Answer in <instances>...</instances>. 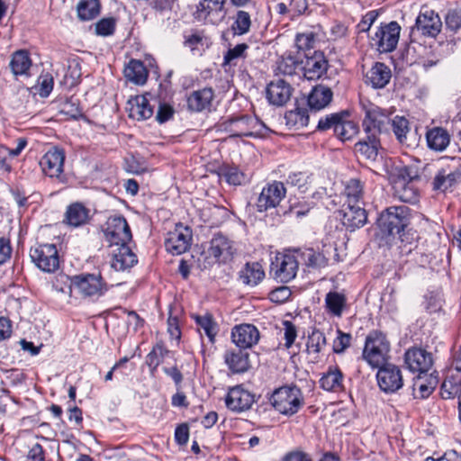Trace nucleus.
Here are the masks:
<instances>
[{
    "mask_svg": "<svg viewBox=\"0 0 461 461\" xmlns=\"http://www.w3.org/2000/svg\"><path fill=\"white\" fill-rule=\"evenodd\" d=\"M393 195L403 203H415L419 201L420 192L416 185L418 174L414 167L396 166L390 173Z\"/></svg>",
    "mask_w": 461,
    "mask_h": 461,
    "instance_id": "obj_1",
    "label": "nucleus"
},
{
    "mask_svg": "<svg viewBox=\"0 0 461 461\" xmlns=\"http://www.w3.org/2000/svg\"><path fill=\"white\" fill-rule=\"evenodd\" d=\"M376 223L383 238L400 235L410 223V209L403 205L388 207L380 213Z\"/></svg>",
    "mask_w": 461,
    "mask_h": 461,
    "instance_id": "obj_2",
    "label": "nucleus"
},
{
    "mask_svg": "<svg viewBox=\"0 0 461 461\" xmlns=\"http://www.w3.org/2000/svg\"><path fill=\"white\" fill-rule=\"evenodd\" d=\"M270 401L279 413L286 416L297 413L304 402L302 390L296 385L282 386L275 390Z\"/></svg>",
    "mask_w": 461,
    "mask_h": 461,
    "instance_id": "obj_3",
    "label": "nucleus"
},
{
    "mask_svg": "<svg viewBox=\"0 0 461 461\" xmlns=\"http://www.w3.org/2000/svg\"><path fill=\"white\" fill-rule=\"evenodd\" d=\"M389 354L390 342L384 333L373 331L366 337L363 357L372 367L378 368L387 364Z\"/></svg>",
    "mask_w": 461,
    "mask_h": 461,
    "instance_id": "obj_4",
    "label": "nucleus"
},
{
    "mask_svg": "<svg viewBox=\"0 0 461 461\" xmlns=\"http://www.w3.org/2000/svg\"><path fill=\"white\" fill-rule=\"evenodd\" d=\"M30 258L43 272L53 273L59 267V257L54 244H36L30 249Z\"/></svg>",
    "mask_w": 461,
    "mask_h": 461,
    "instance_id": "obj_5",
    "label": "nucleus"
},
{
    "mask_svg": "<svg viewBox=\"0 0 461 461\" xmlns=\"http://www.w3.org/2000/svg\"><path fill=\"white\" fill-rule=\"evenodd\" d=\"M104 233L111 248L129 244L132 239L130 226L122 215L109 217Z\"/></svg>",
    "mask_w": 461,
    "mask_h": 461,
    "instance_id": "obj_6",
    "label": "nucleus"
},
{
    "mask_svg": "<svg viewBox=\"0 0 461 461\" xmlns=\"http://www.w3.org/2000/svg\"><path fill=\"white\" fill-rule=\"evenodd\" d=\"M400 32L401 27L396 22L382 24L370 36L371 45L381 53L391 52L397 46Z\"/></svg>",
    "mask_w": 461,
    "mask_h": 461,
    "instance_id": "obj_7",
    "label": "nucleus"
},
{
    "mask_svg": "<svg viewBox=\"0 0 461 461\" xmlns=\"http://www.w3.org/2000/svg\"><path fill=\"white\" fill-rule=\"evenodd\" d=\"M70 288L85 297L101 296L107 290L100 274H80L70 278Z\"/></svg>",
    "mask_w": 461,
    "mask_h": 461,
    "instance_id": "obj_8",
    "label": "nucleus"
},
{
    "mask_svg": "<svg viewBox=\"0 0 461 461\" xmlns=\"http://www.w3.org/2000/svg\"><path fill=\"white\" fill-rule=\"evenodd\" d=\"M235 252L234 242L227 236L217 233L210 242L206 258L209 264H225L233 258Z\"/></svg>",
    "mask_w": 461,
    "mask_h": 461,
    "instance_id": "obj_9",
    "label": "nucleus"
},
{
    "mask_svg": "<svg viewBox=\"0 0 461 461\" xmlns=\"http://www.w3.org/2000/svg\"><path fill=\"white\" fill-rule=\"evenodd\" d=\"M299 260L297 254L277 255L271 264L270 275L278 282L288 283L297 274Z\"/></svg>",
    "mask_w": 461,
    "mask_h": 461,
    "instance_id": "obj_10",
    "label": "nucleus"
},
{
    "mask_svg": "<svg viewBox=\"0 0 461 461\" xmlns=\"http://www.w3.org/2000/svg\"><path fill=\"white\" fill-rule=\"evenodd\" d=\"M330 249H333L335 252L334 259L339 261L337 248L332 246L323 245L321 250H315L312 248L295 249L294 252L297 254L298 260L307 268L317 270L327 267L329 262L327 254Z\"/></svg>",
    "mask_w": 461,
    "mask_h": 461,
    "instance_id": "obj_11",
    "label": "nucleus"
},
{
    "mask_svg": "<svg viewBox=\"0 0 461 461\" xmlns=\"http://www.w3.org/2000/svg\"><path fill=\"white\" fill-rule=\"evenodd\" d=\"M357 189V194L352 196L348 194V231H355L357 229L362 228L367 222V212L365 208V203L363 200H357L359 196L360 185L358 183H354Z\"/></svg>",
    "mask_w": 461,
    "mask_h": 461,
    "instance_id": "obj_12",
    "label": "nucleus"
},
{
    "mask_svg": "<svg viewBox=\"0 0 461 461\" xmlns=\"http://www.w3.org/2000/svg\"><path fill=\"white\" fill-rule=\"evenodd\" d=\"M404 362L411 372L427 376L433 366L434 358L426 349L414 347L405 352Z\"/></svg>",
    "mask_w": 461,
    "mask_h": 461,
    "instance_id": "obj_13",
    "label": "nucleus"
},
{
    "mask_svg": "<svg viewBox=\"0 0 461 461\" xmlns=\"http://www.w3.org/2000/svg\"><path fill=\"white\" fill-rule=\"evenodd\" d=\"M286 189L279 181H273L264 186L256 202L258 212H263L268 209L276 208L285 198Z\"/></svg>",
    "mask_w": 461,
    "mask_h": 461,
    "instance_id": "obj_14",
    "label": "nucleus"
},
{
    "mask_svg": "<svg viewBox=\"0 0 461 461\" xmlns=\"http://www.w3.org/2000/svg\"><path fill=\"white\" fill-rule=\"evenodd\" d=\"M328 62L322 52L305 53L301 59V71L307 80H317L327 71Z\"/></svg>",
    "mask_w": 461,
    "mask_h": 461,
    "instance_id": "obj_15",
    "label": "nucleus"
},
{
    "mask_svg": "<svg viewBox=\"0 0 461 461\" xmlns=\"http://www.w3.org/2000/svg\"><path fill=\"white\" fill-rule=\"evenodd\" d=\"M390 123L389 114L380 107L371 104L366 112L363 126L367 133L375 137L376 133L388 131Z\"/></svg>",
    "mask_w": 461,
    "mask_h": 461,
    "instance_id": "obj_16",
    "label": "nucleus"
},
{
    "mask_svg": "<svg viewBox=\"0 0 461 461\" xmlns=\"http://www.w3.org/2000/svg\"><path fill=\"white\" fill-rule=\"evenodd\" d=\"M192 240V230L187 226L177 224L168 232L165 241L166 249L173 255H181L188 250Z\"/></svg>",
    "mask_w": 461,
    "mask_h": 461,
    "instance_id": "obj_17",
    "label": "nucleus"
},
{
    "mask_svg": "<svg viewBox=\"0 0 461 461\" xmlns=\"http://www.w3.org/2000/svg\"><path fill=\"white\" fill-rule=\"evenodd\" d=\"M227 0H199L194 16L198 21L215 23L226 15Z\"/></svg>",
    "mask_w": 461,
    "mask_h": 461,
    "instance_id": "obj_18",
    "label": "nucleus"
},
{
    "mask_svg": "<svg viewBox=\"0 0 461 461\" xmlns=\"http://www.w3.org/2000/svg\"><path fill=\"white\" fill-rule=\"evenodd\" d=\"M376 374L380 389L385 393H394L402 384V376L400 368L392 364H385L380 367Z\"/></svg>",
    "mask_w": 461,
    "mask_h": 461,
    "instance_id": "obj_19",
    "label": "nucleus"
},
{
    "mask_svg": "<svg viewBox=\"0 0 461 461\" xmlns=\"http://www.w3.org/2000/svg\"><path fill=\"white\" fill-rule=\"evenodd\" d=\"M259 338L258 330L252 324L236 325L231 330L232 342L241 349L252 348L258 342Z\"/></svg>",
    "mask_w": 461,
    "mask_h": 461,
    "instance_id": "obj_20",
    "label": "nucleus"
},
{
    "mask_svg": "<svg viewBox=\"0 0 461 461\" xmlns=\"http://www.w3.org/2000/svg\"><path fill=\"white\" fill-rule=\"evenodd\" d=\"M64 159V151L60 149L53 148L41 158L40 165L46 176L59 177L63 172Z\"/></svg>",
    "mask_w": 461,
    "mask_h": 461,
    "instance_id": "obj_21",
    "label": "nucleus"
},
{
    "mask_svg": "<svg viewBox=\"0 0 461 461\" xmlns=\"http://www.w3.org/2000/svg\"><path fill=\"white\" fill-rule=\"evenodd\" d=\"M254 402V395L240 385L230 389L225 399L228 409L236 412L249 410Z\"/></svg>",
    "mask_w": 461,
    "mask_h": 461,
    "instance_id": "obj_22",
    "label": "nucleus"
},
{
    "mask_svg": "<svg viewBox=\"0 0 461 461\" xmlns=\"http://www.w3.org/2000/svg\"><path fill=\"white\" fill-rule=\"evenodd\" d=\"M292 93V86L283 79L271 81L266 89L267 99L276 106L285 105L290 100Z\"/></svg>",
    "mask_w": 461,
    "mask_h": 461,
    "instance_id": "obj_23",
    "label": "nucleus"
},
{
    "mask_svg": "<svg viewBox=\"0 0 461 461\" xmlns=\"http://www.w3.org/2000/svg\"><path fill=\"white\" fill-rule=\"evenodd\" d=\"M415 27L423 35L435 37L440 32L442 23L438 14L431 10H426L417 17Z\"/></svg>",
    "mask_w": 461,
    "mask_h": 461,
    "instance_id": "obj_24",
    "label": "nucleus"
},
{
    "mask_svg": "<svg viewBox=\"0 0 461 461\" xmlns=\"http://www.w3.org/2000/svg\"><path fill=\"white\" fill-rule=\"evenodd\" d=\"M230 125L236 136H254L258 134L260 128L265 127L258 119L249 115L231 118L230 120Z\"/></svg>",
    "mask_w": 461,
    "mask_h": 461,
    "instance_id": "obj_25",
    "label": "nucleus"
},
{
    "mask_svg": "<svg viewBox=\"0 0 461 461\" xmlns=\"http://www.w3.org/2000/svg\"><path fill=\"white\" fill-rule=\"evenodd\" d=\"M111 267L116 271H124L132 267L137 262V256L128 244L113 247Z\"/></svg>",
    "mask_w": 461,
    "mask_h": 461,
    "instance_id": "obj_26",
    "label": "nucleus"
},
{
    "mask_svg": "<svg viewBox=\"0 0 461 461\" xmlns=\"http://www.w3.org/2000/svg\"><path fill=\"white\" fill-rule=\"evenodd\" d=\"M346 111L342 110L339 113H330L323 118H321L318 122L317 129L320 131H326L333 129L334 133L341 141H345L346 134Z\"/></svg>",
    "mask_w": 461,
    "mask_h": 461,
    "instance_id": "obj_27",
    "label": "nucleus"
},
{
    "mask_svg": "<svg viewBox=\"0 0 461 461\" xmlns=\"http://www.w3.org/2000/svg\"><path fill=\"white\" fill-rule=\"evenodd\" d=\"M224 362L233 374H242L250 367L249 354L241 348L227 350L224 354Z\"/></svg>",
    "mask_w": 461,
    "mask_h": 461,
    "instance_id": "obj_28",
    "label": "nucleus"
},
{
    "mask_svg": "<svg viewBox=\"0 0 461 461\" xmlns=\"http://www.w3.org/2000/svg\"><path fill=\"white\" fill-rule=\"evenodd\" d=\"M128 106L129 116L134 120H147L153 114V108L146 95H137L130 99Z\"/></svg>",
    "mask_w": 461,
    "mask_h": 461,
    "instance_id": "obj_29",
    "label": "nucleus"
},
{
    "mask_svg": "<svg viewBox=\"0 0 461 461\" xmlns=\"http://www.w3.org/2000/svg\"><path fill=\"white\" fill-rule=\"evenodd\" d=\"M332 91L330 87L317 85L308 95L307 103L311 110L320 111L325 108L332 100Z\"/></svg>",
    "mask_w": 461,
    "mask_h": 461,
    "instance_id": "obj_30",
    "label": "nucleus"
},
{
    "mask_svg": "<svg viewBox=\"0 0 461 461\" xmlns=\"http://www.w3.org/2000/svg\"><path fill=\"white\" fill-rule=\"evenodd\" d=\"M440 393L444 399L457 398L461 402V373L449 371L441 385Z\"/></svg>",
    "mask_w": 461,
    "mask_h": 461,
    "instance_id": "obj_31",
    "label": "nucleus"
},
{
    "mask_svg": "<svg viewBox=\"0 0 461 461\" xmlns=\"http://www.w3.org/2000/svg\"><path fill=\"white\" fill-rule=\"evenodd\" d=\"M392 77L389 67L381 62H376L366 74V82L374 88H384Z\"/></svg>",
    "mask_w": 461,
    "mask_h": 461,
    "instance_id": "obj_32",
    "label": "nucleus"
},
{
    "mask_svg": "<svg viewBox=\"0 0 461 461\" xmlns=\"http://www.w3.org/2000/svg\"><path fill=\"white\" fill-rule=\"evenodd\" d=\"M213 95L211 87L194 91L187 98L188 108L194 112H202L208 109L211 106Z\"/></svg>",
    "mask_w": 461,
    "mask_h": 461,
    "instance_id": "obj_33",
    "label": "nucleus"
},
{
    "mask_svg": "<svg viewBox=\"0 0 461 461\" xmlns=\"http://www.w3.org/2000/svg\"><path fill=\"white\" fill-rule=\"evenodd\" d=\"M89 210L80 203L68 206L64 221L73 227H79L88 222Z\"/></svg>",
    "mask_w": 461,
    "mask_h": 461,
    "instance_id": "obj_34",
    "label": "nucleus"
},
{
    "mask_svg": "<svg viewBox=\"0 0 461 461\" xmlns=\"http://www.w3.org/2000/svg\"><path fill=\"white\" fill-rule=\"evenodd\" d=\"M32 64L29 52L24 50H20L12 54L9 68L15 77L28 76Z\"/></svg>",
    "mask_w": 461,
    "mask_h": 461,
    "instance_id": "obj_35",
    "label": "nucleus"
},
{
    "mask_svg": "<svg viewBox=\"0 0 461 461\" xmlns=\"http://www.w3.org/2000/svg\"><path fill=\"white\" fill-rule=\"evenodd\" d=\"M427 143L435 151L445 150L450 143V134L442 127H434L427 131Z\"/></svg>",
    "mask_w": 461,
    "mask_h": 461,
    "instance_id": "obj_36",
    "label": "nucleus"
},
{
    "mask_svg": "<svg viewBox=\"0 0 461 461\" xmlns=\"http://www.w3.org/2000/svg\"><path fill=\"white\" fill-rule=\"evenodd\" d=\"M437 384V379L431 374L417 375L413 379L412 393L414 398H427L431 394Z\"/></svg>",
    "mask_w": 461,
    "mask_h": 461,
    "instance_id": "obj_37",
    "label": "nucleus"
},
{
    "mask_svg": "<svg viewBox=\"0 0 461 461\" xmlns=\"http://www.w3.org/2000/svg\"><path fill=\"white\" fill-rule=\"evenodd\" d=\"M172 351L166 348L162 344H156L152 350L146 356L145 363L149 366V373L154 375L158 366L167 357H173Z\"/></svg>",
    "mask_w": 461,
    "mask_h": 461,
    "instance_id": "obj_38",
    "label": "nucleus"
},
{
    "mask_svg": "<svg viewBox=\"0 0 461 461\" xmlns=\"http://www.w3.org/2000/svg\"><path fill=\"white\" fill-rule=\"evenodd\" d=\"M124 77L134 85L142 86L147 81L148 71L141 61L132 59L124 68Z\"/></svg>",
    "mask_w": 461,
    "mask_h": 461,
    "instance_id": "obj_39",
    "label": "nucleus"
},
{
    "mask_svg": "<svg viewBox=\"0 0 461 461\" xmlns=\"http://www.w3.org/2000/svg\"><path fill=\"white\" fill-rule=\"evenodd\" d=\"M240 277L248 285L255 286L265 277V272L258 262L247 263L240 271Z\"/></svg>",
    "mask_w": 461,
    "mask_h": 461,
    "instance_id": "obj_40",
    "label": "nucleus"
},
{
    "mask_svg": "<svg viewBox=\"0 0 461 461\" xmlns=\"http://www.w3.org/2000/svg\"><path fill=\"white\" fill-rule=\"evenodd\" d=\"M379 143L375 136H368V141H359L355 145L354 152L363 158L375 160L378 154Z\"/></svg>",
    "mask_w": 461,
    "mask_h": 461,
    "instance_id": "obj_41",
    "label": "nucleus"
},
{
    "mask_svg": "<svg viewBox=\"0 0 461 461\" xmlns=\"http://www.w3.org/2000/svg\"><path fill=\"white\" fill-rule=\"evenodd\" d=\"M459 176L460 173L458 172H447L446 169H441L434 177L433 188L445 192L456 183Z\"/></svg>",
    "mask_w": 461,
    "mask_h": 461,
    "instance_id": "obj_42",
    "label": "nucleus"
},
{
    "mask_svg": "<svg viewBox=\"0 0 461 461\" xmlns=\"http://www.w3.org/2000/svg\"><path fill=\"white\" fill-rule=\"evenodd\" d=\"M343 373L338 368L330 369L320 379L321 387L327 391H337L342 388Z\"/></svg>",
    "mask_w": 461,
    "mask_h": 461,
    "instance_id": "obj_43",
    "label": "nucleus"
},
{
    "mask_svg": "<svg viewBox=\"0 0 461 461\" xmlns=\"http://www.w3.org/2000/svg\"><path fill=\"white\" fill-rule=\"evenodd\" d=\"M78 18L82 21H89L96 17L100 13L98 0H81L77 7Z\"/></svg>",
    "mask_w": 461,
    "mask_h": 461,
    "instance_id": "obj_44",
    "label": "nucleus"
},
{
    "mask_svg": "<svg viewBox=\"0 0 461 461\" xmlns=\"http://www.w3.org/2000/svg\"><path fill=\"white\" fill-rule=\"evenodd\" d=\"M325 304L329 312L334 316H341L345 304V296L338 292H330L326 294Z\"/></svg>",
    "mask_w": 461,
    "mask_h": 461,
    "instance_id": "obj_45",
    "label": "nucleus"
},
{
    "mask_svg": "<svg viewBox=\"0 0 461 461\" xmlns=\"http://www.w3.org/2000/svg\"><path fill=\"white\" fill-rule=\"evenodd\" d=\"M301 59L302 56L283 57L277 63V70L284 75L292 76L296 73L297 69L301 70Z\"/></svg>",
    "mask_w": 461,
    "mask_h": 461,
    "instance_id": "obj_46",
    "label": "nucleus"
},
{
    "mask_svg": "<svg viewBox=\"0 0 461 461\" xmlns=\"http://www.w3.org/2000/svg\"><path fill=\"white\" fill-rule=\"evenodd\" d=\"M194 320L196 324L199 326L201 330H203L205 335L208 337L210 342L214 341V338L217 334V325L213 321L211 314H205L203 316L196 315L194 316Z\"/></svg>",
    "mask_w": 461,
    "mask_h": 461,
    "instance_id": "obj_47",
    "label": "nucleus"
},
{
    "mask_svg": "<svg viewBox=\"0 0 461 461\" xmlns=\"http://www.w3.org/2000/svg\"><path fill=\"white\" fill-rule=\"evenodd\" d=\"M390 126H392L397 140L401 143L406 142L407 134L410 131L408 120L403 116H395L393 119H391Z\"/></svg>",
    "mask_w": 461,
    "mask_h": 461,
    "instance_id": "obj_48",
    "label": "nucleus"
},
{
    "mask_svg": "<svg viewBox=\"0 0 461 461\" xmlns=\"http://www.w3.org/2000/svg\"><path fill=\"white\" fill-rule=\"evenodd\" d=\"M316 41V34L313 32H305L302 33H298L295 38V45L298 49V56L301 55V51L303 52V55L307 53V51H311Z\"/></svg>",
    "mask_w": 461,
    "mask_h": 461,
    "instance_id": "obj_49",
    "label": "nucleus"
},
{
    "mask_svg": "<svg viewBox=\"0 0 461 461\" xmlns=\"http://www.w3.org/2000/svg\"><path fill=\"white\" fill-rule=\"evenodd\" d=\"M285 119L287 124H291L297 128H303L309 123V115L305 108L297 107L295 110L286 113Z\"/></svg>",
    "mask_w": 461,
    "mask_h": 461,
    "instance_id": "obj_50",
    "label": "nucleus"
},
{
    "mask_svg": "<svg viewBox=\"0 0 461 461\" xmlns=\"http://www.w3.org/2000/svg\"><path fill=\"white\" fill-rule=\"evenodd\" d=\"M251 18L248 12L239 11L232 24V30L236 35H244L249 32Z\"/></svg>",
    "mask_w": 461,
    "mask_h": 461,
    "instance_id": "obj_51",
    "label": "nucleus"
},
{
    "mask_svg": "<svg viewBox=\"0 0 461 461\" xmlns=\"http://www.w3.org/2000/svg\"><path fill=\"white\" fill-rule=\"evenodd\" d=\"M326 345V338L324 334L318 330H314L309 336L307 339V351L309 354L318 355L323 347Z\"/></svg>",
    "mask_w": 461,
    "mask_h": 461,
    "instance_id": "obj_52",
    "label": "nucleus"
},
{
    "mask_svg": "<svg viewBox=\"0 0 461 461\" xmlns=\"http://www.w3.org/2000/svg\"><path fill=\"white\" fill-rule=\"evenodd\" d=\"M116 27V19L113 17H107L99 20L95 23V33L99 36L107 37L113 34Z\"/></svg>",
    "mask_w": 461,
    "mask_h": 461,
    "instance_id": "obj_53",
    "label": "nucleus"
},
{
    "mask_svg": "<svg viewBox=\"0 0 461 461\" xmlns=\"http://www.w3.org/2000/svg\"><path fill=\"white\" fill-rule=\"evenodd\" d=\"M222 176L233 185H240L246 182V175L235 167H227L222 170Z\"/></svg>",
    "mask_w": 461,
    "mask_h": 461,
    "instance_id": "obj_54",
    "label": "nucleus"
},
{
    "mask_svg": "<svg viewBox=\"0 0 461 461\" xmlns=\"http://www.w3.org/2000/svg\"><path fill=\"white\" fill-rule=\"evenodd\" d=\"M82 76L81 66L77 60H72L68 66V70L65 74V80L70 86L77 85Z\"/></svg>",
    "mask_w": 461,
    "mask_h": 461,
    "instance_id": "obj_55",
    "label": "nucleus"
},
{
    "mask_svg": "<svg viewBox=\"0 0 461 461\" xmlns=\"http://www.w3.org/2000/svg\"><path fill=\"white\" fill-rule=\"evenodd\" d=\"M60 112L72 119H79L83 116L82 110L77 100L67 99L62 104Z\"/></svg>",
    "mask_w": 461,
    "mask_h": 461,
    "instance_id": "obj_56",
    "label": "nucleus"
},
{
    "mask_svg": "<svg viewBox=\"0 0 461 461\" xmlns=\"http://www.w3.org/2000/svg\"><path fill=\"white\" fill-rule=\"evenodd\" d=\"M249 49L246 43H240L230 49L223 57V65L230 64L232 60L244 57L245 51Z\"/></svg>",
    "mask_w": 461,
    "mask_h": 461,
    "instance_id": "obj_57",
    "label": "nucleus"
},
{
    "mask_svg": "<svg viewBox=\"0 0 461 461\" xmlns=\"http://www.w3.org/2000/svg\"><path fill=\"white\" fill-rule=\"evenodd\" d=\"M378 12L376 10L369 11L365 16H363L360 23L357 25V32H367L372 24L375 22L378 17Z\"/></svg>",
    "mask_w": 461,
    "mask_h": 461,
    "instance_id": "obj_58",
    "label": "nucleus"
},
{
    "mask_svg": "<svg viewBox=\"0 0 461 461\" xmlns=\"http://www.w3.org/2000/svg\"><path fill=\"white\" fill-rule=\"evenodd\" d=\"M291 296V291L287 286H280L269 294L270 300L276 303L286 302Z\"/></svg>",
    "mask_w": 461,
    "mask_h": 461,
    "instance_id": "obj_59",
    "label": "nucleus"
},
{
    "mask_svg": "<svg viewBox=\"0 0 461 461\" xmlns=\"http://www.w3.org/2000/svg\"><path fill=\"white\" fill-rule=\"evenodd\" d=\"M175 439L178 445L184 446L189 439V427L186 423H182L176 428Z\"/></svg>",
    "mask_w": 461,
    "mask_h": 461,
    "instance_id": "obj_60",
    "label": "nucleus"
},
{
    "mask_svg": "<svg viewBox=\"0 0 461 461\" xmlns=\"http://www.w3.org/2000/svg\"><path fill=\"white\" fill-rule=\"evenodd\" d=\"M285 347L290 348L297 337L295 326L289 321H284Z\"/></svg>",
    "mask_w": 461,
    "mask_h": 461,
    "instance_id": "obj_61",
    "label": "nucleus"
},
{
    "mask_svg": "<svg viewBox=\"0 0 461 461\" xmlns=\"http://www.w3.org/2000/svg\"><path fill=\"white\" fill-rule=\"evenodd\" d=\"M174 114L172 106L167 104H159L156 119L159 123L167 122Z\"/></svg>",
    "mask_w": 461,
    "mask_h": 461,
    "instance_id": "obj_62",
    "label": "nucleus"
},
{
    "mask_svg": "<svg viewBox=\"0 0 461 461\" xmlns=\"http://www.w3.org/2000/svg\"><path fill=\"white\" fill-rule=\"evenodd\" d=\"M447 26L456 31L461 27V14L456 11L449 12L446 17Z\"/></svg>",
    "mask_w": 461,
    "mask_h": 461,
    "instance_id": "obj_63",
    "label": "nucleus"
},
{
    "mask_svg": "<svg viewBox=\"0 0 461 461\" xmlns=\"http://www.w3.org/2000/svg\"><path fill=\"white\" fill-rule=\"evenodd\" d=\"M28 457L32 461H45L44 450L41 445L39 443L34 444L28 453Z\"/></svg>",
    "mask_w": 461,
    "mask_h": 461,
    "instance_id": "obj_64",
    "label": "nucleus"
}]
</instances>
